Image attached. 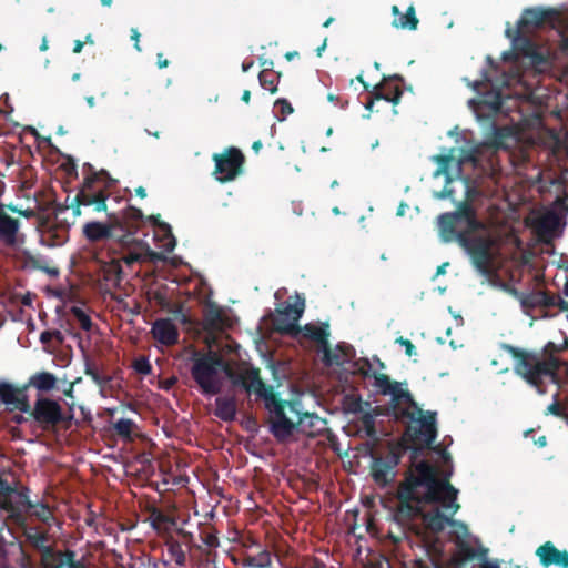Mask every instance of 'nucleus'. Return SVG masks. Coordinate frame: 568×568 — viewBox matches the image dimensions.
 Returning <instances> with one entry per match:
<instances>
[{
	"label": "nucleus",
	"mask_w": 568,
	"mask_h": 568,
	"mask_svg": "<svg viewBox=\"0 0 568 568\" xmlns=\"http://www.w3.org/2000/svg\"><path fill=\"white\" fill-rule=\"evenodd\" d=\"M275 326L278 333L294 337L302 334L304 338L315 342L323 352V361L326 365L339 364L338 356L332 352L328 343L331 333L329 324L327 322L323 323L321 326L307 323L301 327L294 323H282L281 320H276Z\"/></svg>",
	"instance_id": "8"
},
{
	"label": "nucleus",
	"mask_w": 568,
	"mask_h": 568,
	"mask_svg": "<svg viewBox=\"0 0 568 568\" xmlns=\"http://www.w3.org/2000/svg\"><path fill=\"white\" fill-rule=\"evenodd\" d=\"M556 12L551 9L528 8L525 9L517 22L519 32L529 31L530 28H540L548 21H551Z\"/></svg>",
	"instance_id": "16"
},
{
	"label": "nucleus",
	"mask_w": 568,
	"mask_h": 568,
	"mask_svg": "<svg viewBox=\"0 0 568 568\" xmlns=\"http://www.w3.org/2000/svg\"><path fill=\"white\" fill-rule=\"evenodd\" d=\"M535 554L544 568L550 566L568 568V550L558 549L551 541L540 545Z\"/></svg>",
	"instance_id": "14"
},
{
	"label": "nucleus",
	"mask_w": 568,
	"mask_h": 568,
	"mask_svg": "<svg viewBox=\"0 0 568 568\" xmlns=\"http://www.w3.org/2000/svg\"><path fill=\"white\" fill-rule=\"evenodd\" d=\"M438 226L444 242L456 240L478 274L491 284L499 280L496 241L490 234H477L485 224L468 201L460 202L454 212L440 214Z\"/></svg>",
	"instance_id": "3"
},
{
	"label": "nucleus",
	"mask_w": 568,
	"mask_h": 568,
	"mask_svg": "<svg viewBox=\"0 0 568 568\" xmlns=\"http://www.w3.org/2000/svg\"><path fill=\"white\" fill-rule=\"evenodd\" d=\"M83 45H84V42L81 41V40H75L74 41V45H73V52L74 53H80L83 49Z\"/></svg>",
	"instance_id": "59"
},
{
	"label": "nucleus",
	"mask_w": 568,
	"mask_h": 568,
	"mask_svg": "<svg viewBox=\"0 0 568 568\" xmlns=\"http://www.w3.org/2000/svg\"><path fill=\"white\" fill-rule=\"evenodd\" d=\"M168 554L170 559L174 561L178 566H185L186 555L183 550L182 545L178 540H172L168 544Z\"/></svg>",
	"instance_id": "35"
},
{
	"label": "nucleus",
	"mask_w": 568,
	"mask_h": 568,
	"mask_svg": "<svg viewBox=\"0 0 568 568\" xmlns=\"http://www.w3.org/2000/svg\"><path fill=\"white\" fill-rule=\"evenodd\" d=\"M262 65L264 67V69H263V70H268V72H274V71H273V65H274V63H273V61H272V60H264V61L262 62Z\"/></svg>",
	"instance_id": "60"
},
{
	"label": "nucleus",
	"mask_w": 568,
	"mask_h": 568,
	"mask_svg": "<svg viewBox=\"0 0 568 568\" xmlns=\"http://www.w3.org/2000/svg\"><path fill=\"white\" fill-rule=\"evenodd\" d=\"M143 217L142 211L134 206H129L123 211L122 215H118V220H120L122 226L121 229H118L120 233V244L126 246L130 245L131 242H135L133 236L143 221Z\"/></svg>",
	"instance_id": "13"
},
{
	"label": "nucleus",
	"mask_w": 568,
	"mask_h": 568,
	"mask_svg": "<svg viewBox=\"0 0 568 568\" xmlns=\"http://www.w3.org/2000/svg\"><path fill=\"white\" fill-rule=\"evenodd\" d=\"M191 361V376L202 394L209 396L217 395L222 389L221 371L231 379L234 386H241L246 390L251 382V373L255 369L251 367L236 372L221 355L213 352H194Z\"/></svg>",
	"instance_id": "5"
},
{
	"label": "nucleus",
	"mask_w": 568,
	"mask_h": 568,
	"mask_svg": "<svg viewBox=\"0 0 568 568\" xmlns=\"http://www.w3.org/2000/svg\"><path fill=\"white\" fill-rule=\"evenodd\" d=\"M435 160L440 165L446 166L449 163V161H450V156L449 155H437L435 158Z\"/></svg>",
	"instance_id": "57"
},
{
	"label": "nucleus",
	"mask_w": 568,
	"mask_h": 568,
	"mask_svg": "<svg viewBox=\"0 0 568 568\" xmlns=\"http://www.w3.org/2000/svg\"><path fill=\"white\" fill-rule=\"evenodd\" d=\"M212 160L215 163L213 175L221 183L234 181L242 174L245 163L244 154L235 146H229L221 153H214Z\"/></svg>",
	"instance_id": "9"
},
{
	"label": "nucleus",
	"mask_w": 568,
	"mask_h": 568,
	"mask_svg": "<svg viewBox=\"0 0 568 568\" xmlns=\"http://www.w3.org/2000/svg\"><path fill=\"white\" fill-rule=\"evenodd\" d=\"M452 471L440 476L439 467L427 460L413 463L397 487V513L406 518L422 517L426 527L442 532L447 526L467 534V525L453 517L460 509L458 489L450 484Z\"/></svg>",
	"instance_id": "1"
},
{
	"label": "nucleus",
	"mask_w": 568,
	"mask_h": 568,
	"mask_svg": "<svg viewBox=\"0 0 568 568\" xmlns=\"http://www.w3.org/2000/svg\"><path fill=\"white\" fill-rule=\"evenodd\" d=\"M150 520L152 526L158 530H160L166 524L173 523L169 515L164 514L162 510L158 508H152V510L150 511Z\"/></svg>",
	"instance_id": "39"
},
{
	"label": "nucleus",
	"mask_w": 568,
	"mask_h": 568,
	"mask_svg": "<svg viewBox=\"0 0 568 568\" xmlns=\"http://www.w3.org/2000/svg\"><path fill=\"white\" fill-rule=\"evenodd\" d=\"M73 317L79 322L80 327L85 331L90 332L92 329L93 323L91 321V317L79 306H72L70 310Z\"/></svg>",
	"instance_id": "38"
},
{
	"label": "nucleus",
	"mask_w": 568,
	"mask_h": 568,
	"mask_svg": "<svg viewBox=\"0 0 568 568\" xmlns=\"http://www.w3.org/2000/svg\"><path fill=\"white\" fill-rule=\"evenodd\" d=\"M253 65H254V61L253 60L244 61L242 63V71L243 72H247Z\"/></svg>",
	"instance_id": "62"
},
{
	"label": "nucleus",
	"mask_w": 568,
	"mask_h": 568,
	"mask_svg": "<svg viewBox=\"0 0 568 568\" xmlns=\"http://www.w3.org/2000/svg\"><path fill=\"white\" fill-rule=\"evenodd\" d=\"M326 45H327V38H325L323 43L316 49L317 57H322L324 50L326 49Z\"/></svg>",
	"instance_id": "61"
},
{
	"label": "nucleus",
	"mask_w": 568,
	"mask_h": 568,
	"mask_svg": "<svg viewBox=\"0 0 568 568\" xmlns=\"http://www.w3.org/2000/svg\"><path fill=\"white\" fill-rule=\"evenodd\" d=\"M458 530V535L455 539V545L458 551V555L464 560H471L475 558H478L479 549H475L465 538L468 536L469 531L467 530V534L464 535L463 530L458 527H456Z\"/></svg>",
	"instance_id": "26"
},
{
	"label": "nucleus",
	"mask_w": 568,
	"mask_h": 568,
	"mask_svg": "<svg viewBox=\"0 0 568 568\" xmlns=\"http://www.w3.org/2000/svg\"><path fill=\"white\" fill-rule=\"evenodd\" d=\"M29 385L40 392H49L55 387L57 377L52 373L40 372L30 377Z\"/></svg>",
	"instance_id": "27"
},
{
	"label": "nucleus",
	"mask_w": 568,
	"mask_h": 568,
	"mask_svg": "<svg viewBox=\"0 0 568 568\" xmlns=\"http://www.w3.org/2000/svg\"><path fill=\"white\" fill-rule=\"evenodd\" d=\"M356 80L359 83H362V85L364 87V90L369 93V91L372 90V87L364 80L363 75L362 74L357 75Z\"/></svg>",
	"instance_id": "58"
},
{
	"label": "nucleus",
	"mask_w": 568,
	"mask_h": 568,
	"mask_svg": "<svg viewBox=\"0 0 568 568\" xmlns=\"http://www.w3.org/2000/svg\"><path fill=\"white\" fill-rule=\"evenodd\" d=\"M514 295L519 300L521 307L525 310L541 307L542 291L521 293L514 290Z\"/></svg>",
	"instance_id": "30"
},
{
	"label": "nucleus",
	"mask_w": 568,
	"mask_h": 568,
	"mask_svg": "<svg viewBox=\"0 0 568 568\" xmlns=\"http://www.w3.org/2000/svg\"><path fill=\"white\" fill-rule=\"evenodd\" d=\"M281 74L275 72H268V70H262L258 73L260 85L274 94L277 91L278 79Z\"/></svg>",
	"instance_id": "34"
},
{
	"label": "nucleus",
	"mask_w": 568,
	"mask_h": 568,
	"mask_svg": "<svg viewBox=\"0 0 568 568\" xmlns=\"http://www.w3.org/2000/svg\"><path fill=\"white\" fill-rule=\"evenodd\" d=\"M133 243L135 244L134 248L122 254L119 258L120 263L124 262L128 266H132L139 262L164 260V255L162 253L152 251L148 245L141 246L136 241Z\"/></svg>",
	"instance_id": "20"
},
{
	"label": "nucleus",
	"mask_w": 568,
	"mask_h": 568,
	"mask_svg": "<svg viewBox=\"0 0 568 568\" xmlns=\"http://www.w3.org/2000/svg\"><path fill=\"white\" fill-rule=\"evenodd\" d=\"M305 310V300L296 295L294 303L286 302L281 310H277L280 315H283L290 320L291 323L296 324V322L302 317Z\"/></svg>",
	"instance_id": "24"
},
{
	"label": "nucleus",
	"mask_w": 568,
	"mask_h": 568,
	"mask_svg": "<svg viewBox=\"0 0 568 568\" xmlns=\"http://www.w3.org/2000/svg\"><path fill=\"white\" fill-rule=\"evenodd\" d=\"M487 548H479L478 559L481 561L479 568H500L498 561H493L487 558Z\"/></svg>",
	"instance_id": "45"
},
{
	"label": "nucleus",
	"mask_w": 568,
	"mask_h": 568,
	"mask_svg": "<svg viewBox=\"0 0 568 568\" xmlns=\"http://www.w3.org/2000/svg\"><path fill=\"white\" fill-rule=\"evenodd\" d=\"M325 564L318 558H312L308 562H306L302 568H325Z\"/></svg>",
	"instance_id": "53"
},
{
	"label": "nucleus",
	"mask_w": 568,
	"mask_h": 568,
	"mask_svg": "<svg viewBox=\"0 0 568 568\" xmlns=\"http://www.w3.org/2000/svg\"><path fill=\"white\" fill-rule=\"evenodd\" d=\"M271 562L272 558L268 550H262L256 556L244 555L241 559V566L245 568H266Z\"/></svg>",
	"instance_id": "29"
},
{
	"label": "nucleus",
	"mask_w": 568,
	"mask_h": 568,
	"mask_svg": "<svg viewBox=\"0 0 568 568\" xmlns=\"http://www.w3.org/2000/svg\"><path fill=\"white\" fill-rule=\"evenodd\" d=\"M67 557L65 551H55L51 547H45L42 551V564L44 568H67L64 560Z\"/></svg>",
	"instance_id": "28"
},
{
	"label": "nucleus",
	"mask_w": 568,
	"mask_h": 568,
	"mask_svg": "<svg viewBox=\"0 0 568 568\" xmlns=\"http://www.w3.org/2000/svg\"><path fill=\"white\" fill-rule=\"evenodd\" d=\"M481 103L488 105V108L493 111V112H499L501 106H503V97L500 94V92H496L494 93L490 99L487 98H484L481 100Z\"/></svg>",
	"instance_id": "42"
},
{
	"label": "nucleus",
	"mask_w": 568,
	"mask_h": 568,
	"mask_svg": "<svg viewBox=\"0 0 568 568\" xmlns=\"http://www.w3.org/2000/svg\"><path fill=\"white\" fill-rule=\"evenodd\" d=\"M64 565H67V568H88L83 560L75 559V552L70 549H67Z\"/></svg>",
	"instance_id": "46"
},
{
	"label": "nucleus",
	"mask_w": 568,
	"mask_h": 568,
	"mask_svg": "<svg viewBox=\"0 0 568 568\" xmlns=\"http://www.w3.org/2000/svg\"><path fill=\"white\" fill-rule=\"evenodd\" d=\"M202 541L209 548H217L220 546V540L215 532L204 534V536H202Z\"/></svg>",
	"instance_id": "50"
},
{
	"label": "nucleus",
	"mask_w": 568,
	"mask_h": 568,
	"mask_svg": "<svg viewBox=\"0 0 568 568\" xmlns=\"http://www.w3.org/2000/svg\"><path fill=\"white\" fill-rule=\"evenodd\" d=\"M19 229L20 221L8 215L0 206V241L7 245H14Z\"/></svg>",
	"instance_id": "21"
},
{
	"label": "nucleus",
	"mask_w": 568,
	"mask_h": 568,
	"mask_svg": "<svg viewBox=\"0 0 568 568\" xmlns=\"http://www.w3.org/2000/svg\"><path fill=\"white\" fill-rule=\"evenodd\" d=\"M0 398L8 406L9 410L30 412L29 399L24 390L16 388L9 383L0 388Z\"/></svg>",
	"instance_id": "17"
},
{
	"label": "nucleus",
	"mask_w": 568,
	"mask_h": 568,
	"mask_svg": "<svg viewBox=\"0 0 568 568\" xmlns=\"http://www.w3.org/2000/svg\"><path fill=\"white\" fill-rule=\"evenodd\" d=\"M365 375L374 378V386L382 395L392 397V416L396 420L409 423L400 442L389 444L385 455L373 458L371 476L378 487L386 488L395 480L396 468L409 449L406 438L413 444L427 447L436 439V413L419 408L409 390L403 389L402 384L392 381L388 375L376 372L372 374L365 372Z\"/></svg>",
	"instance_id": "2"
},
{
	"label": "nucleus",
	"mask_w": 568,
	"mask_h": 568,
	"mask_svg": "<svg viewBox=\"0 0 568 568\" xmlns=\"http://www.w3.org/2000/svg\"><path fill=\"white\" fill-rule=\"evenodd\" d=\"M135 194L141 197V199H144L146 196V191L143 186H139L135 189Z\"/></svg>",
	"instance_id": "64"
},
{
	"label": "nucleus",
	"mask_w": 568,
	"mask_h": 568,
	"mask_svg": "<svg viewBox=\"0 0 568 568\" xmlns=\"http://www.w3.org/2000/svg\"><path fill=\"white\" fill-rule=\"evenodd\" d=\"M140 32L136 28H132L131 29V40L134 42V49L138 51V52H141L142 49L140 47Z\"/></svg>",
	"instance_id": "52"
},
{
	"label": "nucleus",
	"mask_w": 568,
	"mask_h": 568,
	"mask_svg": "<svg viewBox=\"0 0 568 568\" xmlns=\"http://www.w3.org/2000/svg\"><path fill=\"white\" fill-rule=\"evenodd\" d=\"M392 13L395 16L393 24L396 28L416 30L418 27V19L415 13L414 6H409L406 12L403 14L397 6H393Z\"/></svg>",
	"instance_id": "23"
},
{
	"label": "nucleus",
	"mask_w": 568,
	"mask_h": 568,
	"mask_svg": "<svg viewBox=\"0 0 568 568\" xmlns=\"http://www.w3.org/2000/svg\"><path fill=\"white\" fill-rule=\"evenodd\" d=\"M121 222L118 220L116 214H109V222L101 223L98 221L88 222L82 227L84 237L92 243L101 242L104 240L113 239L119 242V231Z\"/></svg>",
	"instance_id": "12"
},
{
	"label": "nucleus",
	"mask_w": 568,
	"mask_h": 568,
	"mask_svg": "<svg viewBox=\"0 0 568 568\" xmlns=\"http://www.w3.org/2000/svg\"><path fill=\"white\" fill-rule=\"evenodd\" d=\"M275 108L278 109V111L283 115V118H285L286 115H290L294 111L292 104L286 99L276 100Z\"/></svg>",
	"instance_id": "48"
},
{
	"label": "nucleus",
	"mask_w": 568,
	"mask_h": 568,
	"mask_svg": "<svg viewBox=\"0 0 568 568\" xmlns=\"http://www.w3.org/2000/svg\"><path fill=\"white\" fill-rule=\"evenodd\" d=\"M513 48L523 57L530 59L534 64H542L546 58L539 50L538 45L525 32H519V29L514 31Z\"/></svg>",
	"instance_id": "15"
},
{
	"label": "nucleus",
	"mask_w": 568,
	"mask_h": 568,
	"mask_svg": "<svg viewBox=\"0 0 568 568\" xmlns=\"http://www.w3.org/2000/svg\"><path fill=\"white\" fill-rule=\"evenodd\" d=\"M396 343L405 347V354L408 357L416 355V348L409 339L400 336V337L396 338Z\"/></svg>",
	"instance_id": "49"
},
{
	"label": "nucleus",
	"mask_w": 568,
	"mask_h": 568,
	"mask_svg": "<svg viewBox=\"0 0 568 568\" xmlns=\"http://www.w3.org/2000/svg\"><path fill=\"white\" fill-rule=\"evenodd\" d=\"M153 338L162 345L172 346L179 342V329L170 318L156 320L151 328Z\"/></svg>",
	"instance_id": "18"
},
{
	"label": "nucleus",
	"mask_w": 568,
	"mask_h": 568,
	"mask_svg": "<svg viewBox=\"0 0 568 568\" xmlns=\"http://www.w3.org/2000/svg\"><path fill=\"white\" fill-rule=\"evenodd\" d=\"M242 101L245 102V103H250L251 101V91L250 90H244L243 93H242Z\"/></svg>",
	"instance_id": "63"
},
{
	"label": "nucleus",
	"mask_w": 568,
	"mask_h": 568,
	"mask_svg": "<svg viewBox=\"0 0 568 568\" xmlns=\"http://www.w3.org/2000/svg\"><path fill=\"white\" fill-rule=\"evenodd\" d=\"M395 81L404 82V78L400 74L384 75L379 83L373 85L368 99L365 102V109L373 111L375 101L379 100H385L393 103V105H397L400 102L403 90L398 84L393 83Z\"/></svg>",
	"instance_id": "10"
},
{
	"label": "nucleus",
	"mask_w": 568,
	"mask_h": 568,
	"mask_svg": "<svg viewBox=\"0 0 568 568\" xmlns=\"http://www.w3.org/2000/svg\"><path fill=\"white\" fill-rule=\"evenodd\" d=\"M296 422L294 427V434L301 433L303 435L314 437L316 436L321 430L325 422L320 418L314 413L308 412H301L300 407L297 408L296 414Z\"/></svg>",
	"instance_id": "19"
},
{
	"label": "nucleus",
	"mask_w": 568,
	"mask_h": 568,
	"mask_svg": "<svg viewBox=\"0 0 568 568\" xmlns=\"http://www.w3.org/2000/svg\"><path fill=\"white\" fill-rule=\"evenodd\" d=\"M546 414H551L554 416L568 419V414L557 399H555V402L547 407Z\"/></svg>",
	"instance_id": "47"
},
{
	"label": "nucleus",
	"mask_w": 568,
	"mask_h": 568,
	"mask_svg": "<svg viewBox=\"0 0 568 568\" xmlns=\"http://www.w3.org/2000/svg\"><path fill=\"white\" fill-rule=\"evenodd\" d=\"M503 348L517 361L515 373L529 385L536 387L540 394H544V378H556L560 361L552 356L540 358L536 354L528 353L510 344H503Z\"/></svg>",
	"instance_id": "6"
},
{
	"label": "nucleus",
	"mask_w": 568,
	"mask_h": 568,
	"mask_svg": "<svg viewBox=\"0 0 568 568\" xmlns=\"http://www.w3.org/2000/svg\"><path fill=\"white\" fill-rule=\"evenodd\" d=\"M362 424L364 426L365 433L368 437H375L376 436V428H375V419L374 416L371 414H365L362 417Z\"/></svg>",
	"instance_id": "44"
},
{
	"label": "nucleus",
	"mask_w": 568,
	"mask_h": 568,
	"mask_svg": "<svg viewBox=\"0 0 568 568\" xmlns=\"http://www.w3.org/2000/svg\"><path fill=\"white\" fill-rule=\"evenodd\" d=\"M135 372L142 375H149L152 372V366L146 357H139L133 363Z\"/></svg>",
	"instance_id": "43"
},
{
	"label": "nucleus",
	"mask_w": 568,
	"mask_h": 568,
	"mask_svg": "<svg viewBox=\"0 0 568 568\" xmlns=\"http://www.w3.org/2000/svg\"><path fill=\"white\" fill-rule=\"evenodd\" d=\"M134 427V422L128 418H121L116 423L113 424V429L122 438L131 439L132 429Z\"/></svg>",
	"instance_id": "37"
},
{
	"label": "nucleus",
	"mask_w": 568,
	"mask_h": 568,
	"mask_svg": "<svg viewBox=\"0 0 568 568\" xmlns=\"http://www.w3.org/2000/svg\"><path fill=\"white\" fill-rule=\"evenodd\" d=\"M29 414L44 429L57 426L64 420L61 405L51 398H38L33 408L30 407Z\"/></svg>",
	"instance_id": "11"
},
{
	"label": "nucleus",
	"mask_w": 568,
	"mask_h": 568,
	"mask_svg": "<svg viewBox=\"0 0 568 568\" xmlns=\"http://www.w3.org/2000/svg\"><path fill=\"white\" fill-rule=\"evenodd\" d=\"M246 387L248 394H255L263 399L264 407L268 413L270 432L277 442L284 443L294 435L297 408L301 406L297 400H286L274 392L273 386L267 385L261 378L260 369L251 373V382Z\"/></svg>",
	"instance_id": "4"
},
{
	"label": "nucleus",
	"mask_w": 568,
	"mask_h": 568,
	"mask_svg": "<svg viewBox=\"0 0 568 568\" xmlns=\"http://www.w3.org/2000/svg\"><path fill=\"white\" fill-rule=\"evenodd\" d=\"M148 220L153 224V225H156L159 226L163 232H164V240H165V243L163 244V247L171 252L174 250L175 247V244H176V241H175V237L173 236L172 234V231H171V226L165 223V222H162L160 220V215H150L148 217Z\"/></svg>",
	"instance_id": "31"
},
{
	"label": "nucleus",
	"mask_w": 568,
	"mask_h": 568,
	"mask_svg": "<svg viewBox=\"0 0 568 568\" xmlns=\"http://www.w3.org/2000/svg\"><path fill=\"white\" fill-rule=\"evenodd\" d=\"M84 373L87 376H90L92 381L98 386H106L111 382V377L108 375H102L98 372L95 365L91 363L89 359L85 361V369Z\"/></svg>",
	"instance_id": "36"
},
{
	"label": "nucleus",
	"mask_w": 568,
	"mask_h": 568,
	"mask_svg": "<svg viewBox=\"0 0 568 568\" xmlns=\"http://www.w3.org/2000/svg\"><path fill=\"white\" fill-rule=\"evenodd\" d=\"M84 171H88L83 183L72 199L70 206L73 209L75 216L81 214L80 206H93L95 212L106 211V199L109 197V190L113 187L116 180L105 170L94 171L93 166L89 163L84 164Z\"/></svg>",
	"instance_id": "7"
},
{
	"label": "nucleus",
	"mask_w": 568,
	"mask_h": 568,
	"mask_svg": "<svg viewBox=\"0 0 568 568\" xmlns=\"http://www.w3.org/2000/svg\"><path fill=\"white\" fill-rule=\"evenodd\" d=\"M102 278L113 286L120 285L122 281V267L119 260H112L102 265Z\"/></svg>",
	"instance_id": "25"
},
{
	"label": "nucleus",
	"mask_w": 568,
	"mask_h": 568,
	"mask_svg": "<svg viewBox=\"0 0 568 568\" xmlns=\"http://www.w3.org/2000/svg\"><path fill=\"white\" fill-rule=\"evenodd\" d=\"M542 297L541 307H557L561 312H568V302L565 301L560 295L552 294L548 291H542Z\"/></svg>",
	"instance_id": "33"
},
{
	"label": "nucleus",
	"mask_w": 568,
	"mask_h": 568,
	"mask_svg": "<svg viewBox=\"0 0 568 568\" xmlns=\"http://www.w3.org/2000/svg\"><path fill=\"white\" fill-rule=\"evenodd\" d=\"M14 493V488L4 479L0 477V494L9 497Z\"/></svg>",
	"instance_id": "51"
},
{
	"label": "nucleus",
	"mask_w": 568,
	"mask_h": 568,
	"mask_svg": "<svg viewBox=\"0 0 568 568\" xmlns=\"http://www.w3.org/2000/svg\"><path fill=\"white\" fill-rule=\"evenodd\" d=\"M236 399L233 396H220L215 399L214 415L223 422H233L236 417Z\"/></svg>",
	"instance_id": "22"
},
{
	"label": "nucleus",
	"mask_w": 568,
	"mask_h": 568,
	"mask_svg": "<svg viewBox=\"0 0 568 568\" xmlns=\"http://www.w3.org/2000/svg\"><path fill=\"white\" fill-rule=\"evenodd\" d=\"M556 224V216H545L538 222L537 231L540 235H544L545 233H550L555 229Z\"/></svg>",
	"instance_id": "40"
},
{
	"label": "nucleus",
	"mask_w": 568,
	"mask_h": 568,
	"mask_svg": "<svg viewBox=\"0 0 568 568\" xmlns=\"http://www.w3.org/2000/svg\"><path fill=\"white\" fill-rule=\"evenodd\" d=\"M204 321L207 325L215 327L223 322V313L221 307L214 303L209 302L204 308Z\"/></svg>",
	"instance_id": "32"
},
{
	"label": "nucleus",
	"mask_w": 568,
	"mask_h": 568,
	"mask_svg": "<svg viewBox=\"0 0 568 568\" xmlns=\"http://www.w3.org/2000/svg\"><path fill=\"white\" fill-rule=\"evenodd\" d=\"M559 348L552 343V342H549L546 346H545V353H550V355L547 357L549 358L550 356L555 357L552 355V353L555 352H558Z\"/></svg>",
	"instance_id": "55"
},
{
	"label": "nucleus",
	"mask_w": 568,
	"mask_h": 568,
	"mask_svg": "<svg viewBox=\"0 0 568 568\" xmlns=\"http://www.w3.org/2000/svg\"><path fill=\"white\" fill-rule=\"evenodd\" d=\"M52 339L57 341L58 344H62L64 342V336L58 329H54V331H43L40 334V342L42 344H49Z\"/></svg>",
	"instance_id": "41"
},
{
	"label": "nucleus",
	"mask_w": 568,
	"mask_h": 568,
	"mask_svg": "<svg viewBox=\"0 0 568 568\" xmlns=\"http://www.w3.org/2000/svg\"><path fill=\"white\" fill-rule=\"evenodd\" d=\"M170 64V61L164 58V54L162 52H159L156 54V65L159 69H164V68H168Z\"/></svg>",
	"instance_id": "54"
},
{
	"label": "nucleus",
	"mask_w": 568,
	"mask_h": 568,
	"mask_svg": "<svg viewBox=\"0 0 568 568\" xmlns=\"http://www.w3.org/2000/svg\"><path fill=\"white\" fill-rule=\"evenodd\" d=\"M9 209L12 212H18L20 215H23L26 217H31L34 215V212L32 210L20 211V210H17L14 206H9Z\"/></svg>",
	"instance_id": "56"
}]
</instances>
